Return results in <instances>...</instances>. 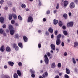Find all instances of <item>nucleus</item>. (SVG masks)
<instances>
[{
	"instance_id": "nucleus-1",
	"label": "nucleus",
	"mask_w": 78,
	"mask_h": 78,
	"mask_svg": "<svg viewBox=\"0 0 78 78\" xmlns=\"http://www.w3.org/2000/svg\"><path fill=\"white\" fill-rule=\"evenodd\" d=\"M44 58H45L44 61L45 62V64L47 65L48 63L49 60H48V57L47 56V55H44Z\"/></svg>"
},
{
	"instance_id": "nucleus-2",
	"label": "nucleus",
	"mask_w": 78,
	"mask_h": 78,
	"mask_svg": "<svg viewBox=\"0 0 78 78\" xmlns=\"http://www.w3.org/2000/svg\"><path fill=\"white\" fill-rule=\"evenodd\" d=\"M69 8L71 9H73V8H75V3L73 2H71L69 5Z\"/></svg>"
},
{
	"instance_id": "nucleus-3",
	"label": "nucleus",
	"mask_w": 78,
	"mask_h": 78,
	"mask_svg": "<svg viewBox=\"0 0 78 78\" xmlns=\"http://www.w3.org/2000/svg\"><path fill=\"white\" fill-rule=\"evenodd\" d=\"M73 26V22H69L67 23V27H72Z\"/></svg>"
},
{
	"instance_id": "nucleus-4",
	"label": "nucleus",
	"mask_w": 78,
	"mask_h": 78,
	"mask_svg": "<svg viewBox=\"0 0 78 78\" xmlns=\"http://www.w3.org/2000/svg\"><path fill=\"white\" fill-rule=\"evenodd\" d=\"M28 22H32L33 21V18L31 16H29L28 17Z\"/></svg>"
},
{
	"instance_id": "nucleus-5",
	"label": "nucleus",
	"mask_w": 78,
	"mask_h": 78,
	"mask_svg": "<svg viewBox=\"0 0 78 78\" xmlns=\"http://www.w3.org/2000/svg\"><path fill=\"white\" fill-rule=\"evenodd\" d=\"M50 47L51 48L52 50L55 51V48H56V46L55 44H51Z\"/></svg>"
},
{
	"instance_id": "nucleus-6",
	"label": "nucleus",
	"mask_w": 78,
	"mask_h": 78,
	"mask_svg": "<svg viewBox=\"0 0 78 78\" xmlns=\"http://www.w3.org/2000/svg\"><path fill=\"white\" fill-rule=\"evenodd\" d=\"M64 6L65 7H66L67 6L68 4H69V1H65L63 2Z\"/></svg>"
},
{
	"instance_id": "nucleus-7",
	"label": "nucleus",
	"mask_w": 78,
	"mask_h": 78,
	"mask_svg": "<svg viewBox=\"0 0 78 78\" xmlns=\"http://www.w3.org/2000/svg\"><path fill=\"white\" fill-rule=\"evenodd\" d=\"M57 45H59L61 44V40L57 39L56 42Z\"/></svg>"
},
{
	"instance_id": "nucleus-8",
	"label": "nucleus",
	"mask_w": 78,
	"mask_h": 78,
	"mask_svg": "<svg viewBox=\"0 0 78 78\" xmlns=\"http://www.w3.org/2000/svg\"><path fill=\"white\" fill-rule=\"evenodd\" d=\"M43 78H45L46 77H47L48 76V73L47 72H45L42 75Z\"/></svg>"
},
{
	"instance_id": "nucleus-9",
	"label": "nucleus",
	"mask_w": 78,
	"mask_h": 78,
	"mask_svg": "<svg viewBox=\"0 0 78 78\" xmlns=\"http://www.w3.org/2000/svg\"><path fill=\"white\" fill-rule=\"evenodd\" d=\"M8 64L9 66H11V67H12L14 66V62H11V61H9L8 62Z\"/></svg>"
},
{
	"instance_id": "nucleus-10",
	"label": "nucleus",
	"mask_w": 78,
	"mask_h": 78,
	"mask_svg": "<svg viewBox=\"0 0 78 78\" xmlns=\"http://www.w3.org/2000/svg\"><path fill=\"white\" fill-rule=\"evenodd\" d=\"M58 23V20L55 19L53 20V23L54 25H57Z\"/></svg>"
},
{
	"instance_id": "nucleus-11",
	"label": "nucleus",
	"mask_w": 78,
	"mask_h": 78,
	"mask_svg": "<svg viewBox=\"0 0 78 78\" xmlns=\"http://www.w3.org/2000/svg\"><path fill=\"white\" fill-rule=\"evenodd\" d=\"M23 39L24 40V41L25 42H27L28 41V38H27L26 36H24L23 37Z\"/></svg>"
},
{
	"instance_id": "nucleus-12",
	"label": "nucleus",
	"mask_w": 78,
	"mask_h": 78,
	"mask_svg": "<svg viewBox=\"0 0 78 78\" xmlns=\"http://www.w3.org/2000/svg\"><path fill=\"white\" fill-rule=\"evenodd\" d=\"M0 50L1 51H2V52H3V51H5V48H4V45H2L1 47Z\"/></svg>"
},
{
	"instance_id": "nucleus-13",
	"label": "nucleus",
	"mask_w": 78,
	"mask_h": 78,
	"mask_svg": "<svg viewBox=\"0 0 78 78\" xmlns=\"http://www.w3.org/2000/svg\"><path fill=\"white\" fill-rule=\"evenodd\" d=\"M49 32H50L51 33H53V30L51 27H50L48 30Z\"/></svg>"
},
{
	"instance_id": "nucleus-14",
	"label": "nucleus",
	"mask_w": 78,
	"mask_h": 78,
	"mask_svg": "<svg viewBox=\"0 0 78 78\" xmlns=\"http://www.w3.org/2000/svg\"><path fill=\"white\" fill-rule=\"evenodd\" d=\"M0 22L1 23H3L4 22V18L3 17H1L0 18Z\"/></svg>"
},
{
	"instance_id": "nucleus-15",
	"label": "nucleus",
	"mask_w": 78,
	"mask_h": 78,
	"mask_svg": "<svg viewBox=\"0 0 78 78\" xmlns=\"http://www.w3.org/2000/svg\"><path fill=\"white\" fill-rule=\"evenodd\" d=\"M66 73H67V74H69L70 73V71L69 70V69L67 68H66Z\"/></svg>"
},
{
	"instance_id": "nucleus-16",
	"label": "nucleus",
	"mask_w": 78,
	"mask_h": 78,
	"mask_svg": "<svg viewBox=\"0 0 78 78\" xmlns=\"http://www.w3.org/2000/svg\"><path fill=\"white\" fill-rule=\"evenodd\" d=\"M17 73L18 75V76H21L22 75V73L20 70H17Z\"/></svg>"
},
{
	"instance_id": "nucleus-17",
	"label": "nucleus",
	"mask_w": 78,
	"mask_h": 78,
	"mask_svg": "<svg viewBox=\"0 0 78 78\" xmlns=\"http://www.w3.org/2000/svg\"><path fill=\"white\" fill-rule=\"evenodd\" d=\"M6 51H8V52H9V51H11V48H10L9 46H7L6 48Z\"/></svg>"
},
{
	"instance_id": "nucleus-18",
	"label": "nucleus",
	"mask_w": 78,
	"mask_h": 78,
	"mask_svg": "<svg viewBox=\"0 0 78 78\" xmlns=\"http://www.w3.org/2000/svg\"><path fill=\"white\" fill-rule=\"evenodd\" d=\"M63 17L65 19H67L68 18L67 14L66 13L64 14L63 15Z\"/></svg>"
},
{
	"instance_id": "nucleus-19",
	"label": "nucleus",
	"mask_w": 78,
	"mask_h": 78,
	"mask_svg": "<svg viewBox=\"0 0 78 78\" xmlns=\"http://www.w3.org/2000/svg\"><path fill=\"white\" fill-rule=\"evenodd\" d=\"M10 33L11 35H13L14 33V30H10Z\"/></svg>"
},
{
	"instance_id": "nucleus-20",
	"label": "nucleus",
	"mask_w": 78,
	"mask_h": 78,
	"mask_svg": "<svg viewBox=\"0 0 78 78\" xmlns=\"http://www.w3.org/2000/svg\"><path fill=\"white\" fill-rule=\"evenodd\" d=\"M12 14H10L9 17V19L11 20H12Z\"/></svg>"
},
{
	"instance_id": "nucleus-21",
	"label": "nucleus",
	"mask_w": 78,
	"mask_h": 78,
	"mask_svg": "<svg viewBox=\"0 0 78 78\" xmlns=\"http://www.w3.org/2000/svg\"><path fill=\"white\" fill-rule=\"evenodd\" d=\"M12 16L14 18L15 20H16L17 19V16L15 14H12Z\"/></svg>"
},
{
	"instance_id": "nucleus-22",
	"label": "nucleus",
	"mask_w": 78,
	"mask_h": 78,
	"mask_svg": "<svg viewBox=\"0 0 78 78\" xmlns=\"http://www.w3.org/2000/svg\"><path fill=\"white\" fill-rule=\"evenodd\" d=\"M18 45L19 47H21V48H23V45H22V43H18Z\"/></svg>"
},
{
	"instance_id": "nucleus-23",
	"label": "nucleus",
	"mask_w": 78,
	"mask_h": 78,
	"mask_svg": "<svg viewBox=\"0 0 78 78\" xmlns=\"http://www.w3.org/2000/svg\"><path fill=\"white\" fill-rule=\"evenodd\" d=\"M5 32V31L2 28L0 29V34H3Z\"/></svg>"
},
{
	"instance_id": "nucleus-24",
	"label": "nucleus",
	"mask_w": 78,
	"mask_h": 78,
	"mask_svg": "<svg viewBox=\"0 0 78 78\" xmlns=\"http://www.w3.org/2000/svg\"><path fill=\"white\" fill-rule=\"evenodd\" d=\"M61 37V34H59L57 36V39H60Z\"/></svg>"
},
{
	"instance_id": "nucleus-25",
	"label": "nucleus",
	"mask_w": 78,
	"mask_h": 78,
	"mask_svg": "<svg viewBox=\"0 0 78 78\" xmlns=\"http://www.w3.org/2000/svg\"><path fill=\"white\" fill-rule=\"evenodd\" d=\"M58 25L60 27H61L62 26V22L61 21H59L58 22Z\"/></svg>"
},
{
	"instance_id": "nucleus-26",
	"label": "nucleus",
	"mask_w": 78,
	"mask_h": 78,
	"mask_svg": "<svg viewBox=\"0 0 78 78\" xmlns=\"http://www.w3.org/2000/svg\"><path fill=\"white\" fill-rule=\"evenodd\" d=\"M14 78H18V75L17 73H14L13 75Z\"/></svg>"
},
{
	"instance_id": "nucleus-27",
	"label": "nucleus",
	"mask_w": 78,
	"mask_h": 78,
	"mask_svg": "<svg viewBox=\"0 0 78 78\" xmlns=\"http://www.w3.org/2000/svg\"><path fill=\"white\" fill-rule=\"evenodd\" d=\"M30 71L31 73V74H34L35 73V72L33 70H32V69H30Z\"/></svg>"
},
{
	"instance_id": "nucleus-28",
	"label": "nucleus",
	"mask_w": 78,
	"mask_h": 78,
	"mask_svg": "<svg viewBox=\"0 0 78 78\" xmlns=\"http://www.w3.org/2000/svg\"><path fill=\"white\" fill-rule=\"evenodd\" d=\"M63 33L64 35H65V36H67V35L68 34V33H67V31L66 30L63 31Z\"/></svg>"
},
{
	"instance_id": "nucleus-29",
	"label": "nucleus",
	"mask_w": 78,
	"mask_h": 78,
	"mask_svg": "<svg viewBox=\"0 0 78 78\" xmlns=\"http://www.w3.org/2000/svg\"><path fill=\"white\" fill-rule=\"evenodd\" d=\"M51 67L52 68H55L56 67V65H55V63H53L51 65Z\"/></svg>"
},
{
	"instance_id": "nucleus-30",
	"label": "nucleus",
	"mask_w": 78,
	"mask_h": 78,
	"mask_svg": "<svg viewBox=\"0 0 78 78\" xmlns=\"http://www.w3.org/2000/svg\"><path fill=\"white\" fill-rule=\"evenodd\" d=\"M18 19L20 20H22V17H21V16H20V15H19L18 16Z\"/></svg>"
},
{
	"instance_id": "nucleus-31",
	"label": "nucleus",
	"mask_w": 78,
	"mask_h": 78,
	"mask_svg": "<svg viewBox=\"0 0 78 78\" xmlns=\"http://www.w3.org/2000/svg\"><path fill=\"white\" fill-rule=\"evenodd\" d=\"M21 7L22 8H25L26 7V5L24 4H22Z\"/></svg>"
},
{
	"instance_id": "nucleus-32",
	"label": "nucleus",
	"mask_w": 78,
	"mask_h": 78,
	"mask_svg": "<svg viewBox=\"0 0 78 78\" xmlns=\"http://www.w3.org/2000/svg\"><path fill=\"white\" fill-rule=\"evenodd\" d=\"M9 29L10 30H13L14 28H13V26L11 25H10L9 26Z\"/></svg>"
},
{
	"instance_id": "nucleus-33",
	"label": "nucleus",
	"mask_w": 78,
	"mask_h": 78,
	"mask_svg": "<svg viewBox=\"0 0 78 78\" xmlns=\"http://www.w3.org/2000/svg\"><path fill=\"white\" fill-rule=\"evenodd\" d=\"M72 60L73 61V64H76V61H75V58H72Z\"/></svg>"
},
{
	"instance_id": "nucleus-34",
	"label": "nucleus",
	"mask_w": 78,
	"mask_h": 78,
	"mask_svg": "<svg viewBox=\"0 0 78 78\" xmlns=\"http://www.w3.org/2000/svg\"><path fill=\"white\" fill-rule=\"evenodd\" d=\"M58 67H61V64L60 63H58Z\"/></svg>"
},
{
	"instance_id": "nucleus-35",
	"label": "nucleus",
	"mask_w": 78,
	"mask_h": 78,
	"mask_svg": "<svg viewBox=\"0 0 78 78\" xmlns=\"http://www.w3.org/2000/svg\"><path fill=\"white\" fill-rule=\"evenodd\" d=\"M64 77L65 78H69V76L67 74H65L64 75Z\"/></svg>"
},
{
	"instance_id": "nucleus-36",
	"label": "nucleus",
	"mask_w": 78,
	"mask_h": 78,
	"mask_svg": "<svg viewBox=\"0 0 78 78\" xmlns=\"http://www.w3.org/2000/svg\"><path fill=\"white\" fill-rule=\"evenodd\" d=\"M74 45H76V46H78V43L77 42H75L74 43Z\"/></svg>"
},
{
	"instance_id": "nucleus-37",
	"label": "nucleus",
	"mask_w": 78,
	"mask_h": 78,
	"mask_svg": "<svg viewBox=\"0 0 78 78\" xmlns=\"http://www.w3.org/2000/svg\"><path fill=\"white\" fill-rule=\"evenodd\" d=\"M58 30H55L54 32L55 34V35H57V34H58Z\"/></svg>"
},
{
	"instance_id": "nucleus-38",
	"label": "nucleus",
	"mask_w": 78,
	"mask_h": 78,
	"mask_svg": "<svg viewBox=\"0 0 78 78\" xmlns=\"http://www.w3.org/2000/svg\"><path fill=\"white\" fill-rule=\"evenodd\" d=\"M45 34L46 36H48L49 35V33H48V32L46 31L45 32Z\"/></svg>"
},
{
	"instance_id": "nucleus-39",
	"label": "nucleus",
	"mask_w": 78,
	"mask_h": 78,
	"mask_svg": "<svg viewBox=\"0 0 78 78\" xmlns=\"http://www.w3.org/2000/svg\"><path fill=\"white\" fill-rule=\"evenodd\" d=\"M18 66H22V63L21 62H19L18 63Z\"/></svg>"
},
{
	"instance_id": "nucleus-40",
	"label": "nucleus",
	"mask_w": 78,
	"mask_h": 78,
	"mask_svg": "<svg viewBox=\"0 0 78 78\" xmlns=\"http://www.w3.org/2000/svg\"><path fill=\"white\" fill-rule=\"evenodd\" d=\"M31 76L32 78H34L35 77V75L34 74H32L31 75Z\"/></svg>"
},
{
	"instance_id": "nucleus-41",
	"label": "nucleus",
	"mask_w": 78,
	"mask_h": 78,
	"mask_svg": "<svg viewBox=\"0 0 78 78\" xmlns=\"http://www.w3.org/2000/svg\"><path fill=\"white\" fill-rule=\"evenodd\" d=\"M15 50L16 51L19 50V47L18 46H17L16 47Z\"/></svg>"
},
{
	"instance_id": "nucleus-42",
	"label": "nucleus",
	"mask_w": 78,
	"mask_h": 78,
	"mask_svg": "<svg viewBox=\"0 0 78 78\" xmlns=\"http://www.w3.org/2000/svg\"><path fill=\"white\" fill-rule=\"evenodd\" d=\"M64 55L65 56H66L67 55V52H65L64 53Z\"/></svg>"
},
{
	"instance_id": "nucleus-43",
	"label": "nucleus",
	"mask_w": 78,
	"mask_h": 78,
	"mask_svg": "<svg viewBox=\"0 0 78 78\" xmlns=\"http://www.w3.org/2000/svg\"><path fill=\"white\" fill-rule=\"evenodd\" d=\"M11 23L12 24H14L15 23V21H14V20H12L11 21Z\"/></svg>"
},
{
	"instance_id": "nucleus-44",
	"label": "nucleus",
	"mask_w": 78,
	"mask_h": 78,
	"mask_svg": "<svg viewBox=\"0 0 78 78\" xmlns=\"http://www.w3.org/2000/svg\"><path fill=\"white\" fill-rule=\"evenodd\" d=\"M3 2H4V1L3 0H1L0 1L1 4L3 5Z\"/></svg>"
},
{
	"instance_id": "nucleus-45",
	"label": "nucleus",
	"mask_w": 78,
	"mask_h": 78,
	"mask_svg": "<svg viewBox=\"0 0 78 78\" xmlns=\"http://www.w3.org/2000/svg\"><path fill=\"white\" fill-rule=\"evenodd\" d=\"M19 37V34H16L15 36V38H17V37Z\"/></svg>"
},
{
	"instance_id": "nucleus-46",
	"label": "nucleus",
	"mask_w": 78,
	"mask_h": 78,
	"mask_svg": "<svg viewBox=\"0 0 78 78\" xmlns=\"http://www.w3.org/2000/svg\"><path fill=\"white\" fill-rule=\"evenodd\" d=\"M2 27L3 28H6V25L5 24H4L2 26Z\"/></svg>"
},
{
	"instance_id": "nucleus-47",
	"label": "nucleus",
	"mask_w": 78,
	"mask_h": 78,
	"mask_svg": "<svg viewBox=\"0 0 78 78\" xmlns=\"http://www.w3.org/2000/svg\"><path fill=\"white\" fill-rule=\"evenodd\" d=\"M39 3V6H41L42 5V3H41V1L40 0H38Z\"/></svg>"
},
{
	"instance_id": "nucleus-48",
	"label": "nucleus",
	"mask_w": 78,
	"mask_h": 78,
	"mask_svg": "<svg viewBox=\"0 0 78 78\" xmlns=\"http://www.w3.org/2000/svg\"><path fill=\"white\" fill-rule=\"evenodd\" d=\"M74 70L75 72H77L78 70L77 69V68H75L74 69Z\"/></svg>"
},
{
	"instance_id": "nucleus-49",
	"label": "nucleus",
	"mask_w": 78,
	"mask_h": 78,
	"mask_svg": "<svg viewBox=\"0 0 78 78\" xmlns=\"http://www.w3.org/2000/svg\"><path fill=\"white\" fill-rule=\"evenodd\" d=\"M62 28L63 30H66V27L65 26H62Z\"/></svg>"
},
{
	"instance_id": "nucleus-50",
	"label": "nucleus",
	"mask_w": 78,
	"mask_h": 78,
	"mask_svg": "<svg viewBox=\"0 0 78 78\" xmlns=\"http://www.w3.org/2000/svg\"><path fill=\"white\" fill-rule=\"evenodd\" d=\"M47 55L49 57V56H50V52H48L47 53Z\"/></svg>"
},
{
	"instance_id": "nucleus-51",
	"label": "nucleus",
	"mask_w": 78,
	"mask_h": 78,
	"mask_svg": "<svg viewBox=\"0 0 78 78\" xmlns=\"http://www.w3.org/2000/svg\"><path fill=\"white\" fill-rule=\"evenodd\" d=\"M61 45L62 47H64V42H62Z\"/></svg>"
},
{
	"instance_id": "nucleus-52",
	"label": "nucleus",
	"mask_w": 78,
	"mask_h": 78,
	"mask_svg": "<svg viewBox=\"0 0 78 78\" xmlns=\"http://www.w3.org/2000/svg\"><path fill=\"white\" fill-rule=\"evenodd\" d=\"M13 46L14 48H16V47H17V46L16 44H13Z\"/></svg>"
},
{
	"instance_id": "nucleus-53",
	"label": "nucleus",
	"mask_w": 78,
	"mask_h": 78,
	"mask_svg": "<svg viewBox=\"0 0 78 78\" xmlns=\"http://www.w3.org/2000/svg\"><path fill=\"white\" fill-rule=\"evenodd\" d=\"M2 34H3V35L4 36H6V33L5 32Z\"/></svg>"
},
{
	"instance_id": "nucleus-54",
	"label": "nucleus",
	"mask_w": 78,
	"mask_h": 78,
	"mask_svg": "<svg viewBox=\"0 0 78 78\" xmlns=\"http://www.w3.org/2000/svg\"><path fill=\"white\" fill-rule=\"evenodd\" d=\"M12 10L14 12H16V9L15 8L13 7L12 9Z\"/></svg>"
},
{
	"instance_id": "nucleus-55",
	"label": "nucleus",
	"mask_w": 78,
	"mask_h": 78,
	"mask_svg": "<svg viewBox=\"0 0 78 78\" xmlns=\"http://www.w3.org/2000/svg\"><path fill=\"white\" fill-rule=\"evenodd\" d=\"M38 47L39 48H41V44H38Z\"/></svg>"
},
{
	"instance_id": "nucleus-56",
	"label": "nucleus",
	"mask_w": 78,
	"mask_h": 78,
	"mask_svg": "<svg viewBox=\"0 0 78 78\" xmlns=\"http://www.w3.org/2000/svg\"><path fill=\"white\" fill-rule=\"evenodd\" d=\"M78 0H74V3H78Z\"/></svg>"
},
{
	"instance_id": "nucleus-57",
	"label": "nucleus",
	"mask_w": 78,
	"mask_h": 78,
	"mask_svg": "<svg viewBox=\"0 0 78 78\" xmlns=\"http://www.w3.org/2000/svg\"><path fill=\"white\" fill-rule=\"evenodd\" d=\"M4 69H7V68H8V66L6 65H5L4 66Z\"/></svg>"
},
{
	"instance_id": "nucleus-58",
	"label": "nucleus",
	"mask_w": 78,
	"mask_h": 78,
	"mask_svg": "<svg viewBox=\"0 0 78 78\" xmlns=\"http://www.w3.org/2000/svg\"><path fill=\"white\" fill-rule=\"evenodd\" d=\"M50 11L48 10L47 12V14H50Z\"/></svg>"
},
{
	"instance_id": "nucleus-59",
	"label": "nucleus",
	"mask_w": 78,
	"mask_h": 78,
	"mask_svg": "<svg viewBox=\"0 0 78 78\" xmlns=\"http://www.w3.org/2000/svg\"><path fill=\"white\" fill-rule=\"evenodd\" d=\"M53 37H54V35H53V34H52L51 35V38L52 39Z\"/></svg>"
},
{
	"instance_id": "nucleus-60",
	"label": "nucleus",
	"mask_w": 78,
	"mask_h": 78,
	"mask_svg": "<svg viewBox=\"0 0 78 78\" xmlns=\"http://www.w3.org/2000/svg\"><path fill=\"white\" fill-rule=\"evenodd\" d=\"M55 78H59V76L58 75L56 76V77H55Z\"/></svg>"
},
{
	"instance_id": "nucleus-61",
	"label": "nucleus",
	"mask_w": 78,
	"mask_h": 78,
	"mask_svg": "<svg viewBox=\"0 0 78 78\" xmlns=\"http://www.w3.org/2000/svg\"><path fill=\"white\" fill-rule=\"evenodd\" d=\"M56 12H57V10H54V13H56Z\"/></svg>"
},
{
	"instance_id": "nucleus-62",
	"label": "nucleus",
	"mask_w": 78,
	"mask_h": 78,
	"mask_svg": "<svg viewBox=\"0 0 78 78\" xmlns=\"http://www.w3.org/2000/svg\"><path fill=\"white\" fill-rule=\"evenodd\" d=\"M69 16H71V15H72V13L69 12Z\"/></svg>"
},
{
	"instance_id": "nucleus-63",
	"label": "nucleus",
	"mask_w": 78,
	"mask_h": 78,
	"mask_svg": "<svg viewBox=\"0 0 78 78\" xmlns=\"http://www.w3.org/2000/svg\"><path fill=\"white\" fill-rule=\"evenodd\" d=\"M43 21L44 22H45L46 21V19L44 18L43 19Z\"/></svg>"
},
{
	"instance_id": "nucleus-64",
	"label": "nucleus",
	"mask_w": 78,
	"mask_h": 78,
	"mask_svg": "<svg viewBox=\"0 0 78 78\" xmlns=\"http://www.w3.org/2000/svg\"><path fill=\"white\" fill-rule=\"evenodd\" d=\"M5 10H7V9H8V7H5Z\"/></svg>"
}]
</instances>
